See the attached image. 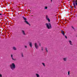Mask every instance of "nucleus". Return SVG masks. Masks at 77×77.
Segmentation results:
<instances>
[{"mask_svg":"<svg viewBox=\"0 0 77 77\" xmlns=\"http://www.w3.org/2000/svg\"><path fill=\"white\" fill-rule=\"evenodd\" d=\"M72 27L73 29H74V27L73 26H72Z\"/></svg>","mask_w":77,"mask_h":77,"instance_id":"nucleus-25","label":"nucleus"},{"mask_svg":"<svg viewBox=\"0 0 77 77\" xmlns=\"http://www.w3.org/2000/svg\"><path fill=\"white\" fill-rule=\"evenodd\" d=\"M73 6H74V8H76V6H77V1H73Z\"/></svg>","mask_w":77,"mask_h":77,"instance_id":"nucleus-3","label":"nucleus"},{"mask_svg":"<svg viewBox=\"0 0 77 77\" xmlns=\"http://www.w3.org/2000/svg\"><path fill=\"white\" fill-rule=\"evenodd\" d=\"M70 8H72V7L71 6L70 7Z\"/></svg>","mask_w":77,"mask_h":77,"instance_id":"nucleus-27","label":"nucleus"},{"mask_svg":"<svg viewBox=\"0 0 77 77\" xmlns=\"http://www.w3.org/2000/svg\"><path fill=\"white\" fill-rule=\"evenodd\" d=\"M13 48H16L15 47H13Z\"/></svg>","mask_w":77,"mask_h":77,"instance_id":"nucleus-26","label":"nucleus"},{"mask_svg":"<svg viewBox=\"0 0 77 77\" xmlns=\"http://www.w3.org/2000/svg\"><path fill=\"white\" fill-rule=\"evenodd\" d=\"M25 47L26 48H27V46H25Z\"/></svg>","mask_w":77,"mask_h":77,"instance_id":"nucleus-24","label":"nucleus"},{"mask_svg":"<svg viewBox=\"0 0 77 77\" xmlns=\"http://www.w3.org/2000/svg\"><path fill=\"white\" fill-rule=\"evenodd\" d=\"M61 33H62L63 36H65V32H64V31L62 30L61 31Z\"/></svg>","mask_w":77,"mask_h":77,"instance_id":"nucleus-11","label":"nucleus"},{"mask_svg":"<svg viewBox=\"0 0 77 77\" xmlns=\"http://www.w3.org/2000/svg\"><path fill=\"white\" fill-rule=\"evenodd\" d=\"M69 42L70 45H72V42L71 40H69Z\"/></svg>","mask_w":77,"mask_h":77,"instance_id":"nucleus-12","label":"nucleus"},{"mask_svg":"<svg viewBox=\"0 0 77 77\" xmlns=\"http://www.w3.org/2000/svg\"><path fill=\"white\" fill-rule=\"evenodd\" d=\"M69 73H70V72H69V71L68 72V75H69Z\"/></svg>","mask_w":77,"mask_h":77,"instance_id":"nucleus-19","label":"nucleus"},{"mask_svg":"<svg viewBox=\"0 0 77 77\" xmlns=\"http://www.w3.org/2000/svg\"><path fill=\"white\" fill-rule=\"evenodd\" d=\"M39 46H40V47H41V43H39Z\"/></svg>","mask_w":77,"mask_h":77,"instance_id":"nucleus-17","label":"nucleus"},{"mask_svg":"<svg viewBox=\"0 0 77 77\" xmlns=\"http://www.w3.org/2000/svg\"><path fill=\"white\" fill-rule=\"evenodd\" d=\"M29 45L30 47H31V48H32V46L33 45H32V42H29Z\"/></svg>","mask_w":77,"mask_h":77,"instance_id":"nucleus-7","label":"nucleus"},{"mask_svg":"<svg viewBox=\"0 0 77 77\" xmlns=\"http://www.w3.org/2000/svg\"><path fill=\"white\" fill-rule=\"evenodd\" d=\"M65 37L66 39H67V37L66 35L65 36Z\"/></svg>","mask_w":77,"mask_h":77,"instance_id":"nucleus-23","label":"nucleus"},{"mask_svg":"<svg viewBox=\"0 0 77 77\" xmlns=\"http://www.w3.org/2000/svg\"><path fill=\"white\" fill-rule=\"evenodd\" d=\"M45 50H46V51L47 52H48V50L47 49V48H46Z\"/></svg>","mask_w":77,"mask_h":77,"instance_id":"nucleus-20","label":"nucleus"},{"mask_svg":"<svg viewBox=\"0 0 77 77\" xmlns=\"http://www.w3.org/2000/svg\"><path fill=\"white\" fill-rule=\"evenodd\" d=\"M2 15V14H0V15Z\"/></svg>","mask_w":77,"mask_h":77,"instance_id":"nucleus-28","label":"nucleus"},{"mask_svg":"<svg viewBox=\"0 0 77 77\" xmlns=\"http://www.w3.org/2000/svg\"><path fill=\"white\" fill-rule=\"evenodd\" d=\"M11 57L13 60H14V61H15V60H16V59H14L13 58V55L12 54L11 55Z\"/></svg>","mask_w":77,"mask_h":77,"instance_id":"nucleus-8","label":"nucleus"},{"mask_svg":"<svg viewBox=\"0 0 77 77\" xmlns=\"http://www.w3.org/2000/svg\"><path fill=\"white\" fill-rule=\"evenodd\" d=\"M76 37H77V35Z\"/></svg>","mask_w":77,"mask_h":77,"instance_id":"nucleus-31","label":"nucleus"},{"mask_svg":"<svg viewBox=\"0 0 77 77\" xmlns=\"http://www.w3.org/2000/svg\"><path fill=\"white\" fill-rule=\"evenodd\" d=\"M45 26H46V27L48 28V29H50L51 28V24L50 23H46L45 24Z\"/></svg>","mask_w":77,"mask_h":77,"instance_id":"nucleus-2","label":"nucleus"},{"mask_svg":"<svg viewBox=\"0 0 77 77\" xmlns=\"http://www.w3.org/2000/svg\"><path fill=\"white\" fill-rule=\"evenodd\" d=\"M10 68L12 71H14L15 68H16V66H15V64L14 63H12L11 65H10Z\"/></svg>","mask_w":77,"mask_h":77,"instance_id":"nucleus-1","label":"nucleus"},{"mask_svg":"<svg viewBox=\"0 0 77 77\" xmlns=\"http://www.w3.org/2000/svg\"><path fill=\"white\" fill-rule=\"evenodd\" d=\"M34 45L35 48H39V45H38L37 43H34Z\"/></svg>","mask_w":77,"mask_h":77,"instance_id":"nucleus-4","label":"nucleus"},{"mask_svg":"<svg viewBox=\"0 0 77 77\" xmlns=\"http://www.w3.org/2000/svg\"><path fill=\"white\" fill-rule=\"evenodd\" d=\"M51 2L52 1V0H51Z\"/></svg>","mask_w":77,"mask_h":77,"instance_id":"nucleus-30","label":"nucleus"},{"mask_svg":"<svg viewBox=\"0 0 77 77\" xmlns=\"http://www.w3.org/2000/svg\"><path fill=\"white\" fill-rule=\"evenodd\" d=\"M22 18H23V20H25V21H26V20H27V19H26V18L24 17V16H23Z\"/></svg>","mask_w":77,"mask_h":77,"instance_id":"nucleus-14","label":"nucleus"},{"mask_svg":"<svg viewBox=\"0 0 77 77\" xmlns=\"http://www.w3.org/2000/svg\"><path fill=\"white\" fill-rule=\"evenodd\" d=\"M0 77H2V75L0 73Z\"/></svg>","mask_w":77,"mask_h":77,"instance_id":"nucleus-22","label":"nucleus"},{"mask_svg":"<svg viewBox=\"0 0 77 77\" xmlns=\"http://www.w3.org/2000/svg\"><path fill=\"white\" fill-rule=\"evenodd\" d=\"M47 8H48V7H47V6L45 7L44 9H47Z\"/></svg>","mask_w":77,"mask_h":77,"instance_id":"nucleus-15","label":"nucleus"},{"mask_svg":"<svg viewBox=\"0 0 77 77\" xmlns=\"http://www.w3.org/2000/svg\"><path fill=\"white\" fill-rule=\"evenodd\" d=\"M21 32L23 35L24 36H26V35H27L26 33H25V31H24V30H21Z\"/></svg>","mask_w":77,"mask_h":77,"instance_id":"nucleus-5","label":"nucleus"},{"mask_svg":"<svg viewBox=\"0 0 77 77\" xmlns=\"http://www.w3.org/2000/svg\"><path fill=\"white\" fill-rule=\"evenodd\" d=\"M46 18L47 20H48V22H50V19H49V18H48V16L46 15Z\"/></svg>","mask_w":77,"mask_h":77,"instance_id":"nucleus-6","label":"nucleus"},{"mask_svg":"<svg viewBox=\"0 0 77 77\" xmlns=\"http://www.w3.org/2000/svg\"><path fill=\"white\" fill-rule=\"evenodd\" d=\"M35 75L37 76V77H40V76L38 74L36 73Z\"/></svg>","mask_w":77,"mask_h":77,"instance_id":"nucleus-13","label":"nucleus"},{"mask_svg":"<svg viewBox=\"0 0 77 77\" xmlns=\"http://www.w3.org/2000/svg\"><path fill=\"white\" fill-rule=\"evenodd\" d=\"M42 51H43V49H42Z\"/></svg>","mask_w":77,"mask_h":77,"instance_id":"nucleus-29","label":"nucleus"},{"mask_svg":"<svg viewBox=\"0 0 77 77\" xmlns=\"http://www.w3.org/2000/svg\"><path fill=\"white\" fill-rule=\"evenodd\" d=\"M25 23H26V24H28V25H29V26H30V25L29 23V22H28L26 20H25L24 21Z\"/></svg>","mask_w":77,"mask_h":77,"instance_id":"nucleus-10","label":"nucleus"},{"mask_svg":"<svg viewBox=\"0 0 77 77\" xmlns=\"http://www.w3.org/2000/svg\"><path fill=\"white\" fill-rule=\"evenodd\" d=\"M67 58L66 57V58H63V61H64V62H66V61H67Z\"/></svg>","mask_w":77,"mask_h":77,"instance_id":"nucleus-9","label":"nucleus"},{"mask_svg":"<svg viewBox=\"0 0 77 77\" xmlns=\"http://www.w3.org/2000/svg\"><path fill=\"white\" fill-rule=\"evenodd\" d=\"M42 64L44 66H45V63H42Z\"/></svg>","mask_w":77,"mask_h":77,"instance_id":"nucleus-18","label":"nucleus"},{"mask_svg":"<svg viewBox=\"0 0 77 77\" xmlns=\"http://www.w3.org/2000/svg\"><path fill=\"white\" fill-rule=\"evenodd\" d=\"M21 55L22 57H24V56L23 55V53H21Z\"/></svg>","mask_w":77,"mask_h":77,"instance_id":"nucleus-16","label":"nucleus"},{"mask_svg":"<svg viewBox=\"0 0 77 77\" xmlns=\"http://www.w3.org/2000/svg\"><path fill=\"white\" fill-rule=\"evenodd\" d=\"M13 50H16L17 49L16 48H13Z\"/></svg>","mask_w":77,"mask_h":77,"instance_id":"nucleus-21","label":"nucleus"}]
</instances>
